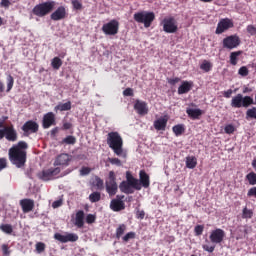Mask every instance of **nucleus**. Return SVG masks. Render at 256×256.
Masks as SVG:
<instances>
[{
  "label": "nucleus",
  "instance_id": "nucleus-1",
  "mask_svg": "<svg viewBox=\"0 0 256 256\" xmlns=\"http://www.w3.org/2000/svg\"><path fill=\"white\" fill-rule=\"evenodd\" d=\"M27 147H29L27 142L20 141L8 151L10 162L18 169L25 167V163H27V151H25Z\"/></svg>",
  "mask_w": 256,
  "mask_h": 256
},
{
  "label": "nucleus",
  "instance_id": "nucleus-2",
  "mask_svg": "<svg viewBox=\"0 0 256 256\" xmlns=\"http://www.w3.org/2000/svg\"><path fill=\"white\" fill-rule=\"evenodd\" d=\"M107 145L117 157L127 159V152L123 150V138L119 132H110L107 135Z\"/></svg>",
  "mask_w": 256,
  "mask_h": 256
},
{
  "label": "nucleus",
  "instance_id": "nucleus-3",
  "mask_svg": "<svg viewBox=\"0 0 256 256\" xmlns=\"http://www.w3.org/2000/svg\"><path fill=\"white\" fill-rule=\"evenodd\" d=\"M55 5H57V3L53 0L37 4L32 9V13L36 17H45L55 9Z\"/></svg>",
  "mask_w": 256,
  "mask_h": 256
},
{
  "label": "nucleus",
  "instance_id": "nucleus-4",
  "mask_svg": "<svg viewBox=\"0 0 256 256\" xmlns=\"http://www.w3.org/2000/svg\"><path fill=\"white\" fill-rule=\"evenodd\" d=\"M254 103L255 101L253 100V97L237 94L236 96L232 97L231 107L234 109H241V107L247 109V107H250V105H253Z\"/></svg>",
  "mask_w": 256,
  "mask_h": 256
},
{
  "label": "nucleus",
  "instance_id": "nucleus-5",
  "mask_svg": "<svg viewBox=\"0 0 256 256\" xmlns=\"http://www.w3.org/2000/svg\"><path fill=\"white\" fill-rule=\"evenodd\" d=\"M134 21L136 23H143L144 27L147 29L151 27V23L155 21V13L148 11H141L134 14Z\"/></svg>",
  "mask_w": 256,
  "mask_h": 256
},
{
  "label": "nucleus",
  "instance_id": "nucleus-6",
  "mask_svg": "<svg viewBox=\"0 0 256 256\" xmlns=\"http://www.w3.org/2000/svg\"><path fill=\"white\" fill-rule=\"evenodd\" d=\"M105 185H106V192L108 193L109 197H114V195H117L119 186L117 185L115 172L113 171L109 172V176L105 182Z\"/></svg>",
  "mask_w": 256,
  "mask_h": 256
},
{
  "label": "nucleus",
  "instance_id": "nucleus-7",
  "mask_svg": "<svg viewBox=\"0 0 256 256\" xmlns=\"http://www.w3.org/2000/svg\"><path fill=\"white\" fill-rule=\"evenodd\" d=\"M61 173V168H50L47 170H42L37 174L38 179L41 181H51L55 179V175H59Z\"/></svg>",
  "mask_w": 256,
  "mask_h": 256
},
{
  "label": "nucleus",
  "instance_id": "nucleus-8",
  "mask_svg": "<svg viewBox=\"0 0 256 256\" xmlns=\"http://www.w3.org/2000/svg\"><path fill=\"white\" fill-rule=\"evenodd\" d=\"M102 31L105 35H117L119 33V21L111 20L102 26Z\"/></svg>",
  "mask_w": 256,
  "mask_h": 256
},
{
  "label": "nucleus",
  "instance_id": "nucleus-9",
  "mask_svg": "<svg viewBox=\"0 0 256 256\" xmlns=\"http://www.w3.org/2000/svg\"><path fill=\"white\" fill-rule=\"evenodd\" d=\"M222 44L224 49H237L241 44V40L239 39V36L231 35L224 38Z\"/></svg>",
  "mask_w": 256,
  "mask_h": 256
},
{
  "label": "nucleus",
  "instance_id": "nucleus-10",
  "mask_svg": "<svg viewBox=\"0 0 256 256\" xmlns=\"http://www.w3.org/2000/svg\"><path fill=\"white\" fill-rule=\"evenodd\" d=\"M209 239L214 245H219L223 243V241L225 240V230L220 228L212 230Z\"/></svg>",
  "mask_w": 256,
  "mask_h": 256
},
{
  "label": "nucleus",
  "instance_id": "nucleus-11",
  "mask_svg": "<svg viewBox=\"0 0 256 256\" xmlns=\"http://www.w3.org/2000/svg\"><path fill=\"white\" fill-rule=\"evenodd\" d=\"M54 239L56 241H60V243H75V241H79V235L75 233H67V234H54Z\"/></svg>",
  "mask_w": 256,
  "mask_h": 256
},
{
  "label": "nucleus",
  "instance_id": "nucleus-12",
  "mask_svg": "<svg viewBox=\"0 0 256 256\" xmlns=\"http://www.w3.org/2000/svg\"><path fill=\"white\" fill-rule=\"evenodd\" d=\"M177 21L175 18H166L163 20V30L165 33H177Z\"/></svg>",
  "mask_w": 256,
  "mask_h": 256
},
{
  "label": "nucleus",
  "instance_id": "nucleus-13",
  "mask_svg": "<svg viewBox=\"0 0 256 256\" xmlns=\"http://www.w3.org/2000/svg\"><path fill=\"white\" fill-rule=\"evenodd\" d=\"M233 27V21L229 18L221 19L218 22L217 28H216V35H221V33H225V31H228V29H231Z\"/></svg>",
  "mask_w": 256,
  "mask_h": 256
},
{
  "label": "nucleus",
  "instance_id": "nucleus-14",
  "mask_svg": "<svg viewBox=\"0 0 256 256\" xmlns=\"http://www.w3.org/2000/svg\"><path fill=\"white\" fill-rule=\"evenodd\" d=\"M22 131H24V135L28 137L31 133H37L39 131V124L35 121L29 120L22 126Z\"/></svg>",
  "mask_w": 256,
  "mask_h": 256
},
{
  "label": "nucleus",
  "instance_id": "nucleus-15",
  "mask_svg": "<svg viewBox=\"0 0 256 256\" xmlns=\"http://www.w3.org/2000/svg\"><path fill=\"white\" fill-rule=\"evenodd\" d=\"M54 125H57L55 113L48 112V113L44 114L43 120H42L43 129H49V127H53Z\"/></svg>",
  "mask_w": 256,
  "mask_h": 256
},
{
  "label": "nucleus",
  "instance_id": "nucleus-16",
  "mask_svg": "<svg viewBox=\"0 0 256 256\" xmlns=\"http://www.w3.org/2000/svg\"><path fill=\"white\" fill-rule=\"evenodd\" d=\"M124 196H116V199H112L110 202V209L115 212L123 211L125 209V202H123Z\"/></svg>",
  "mask_w": 256,
  "mask_h": 256
},
{
  "label": "nucleus",
  "instance_id": "nucleus-17",
  "mask_svg": "<svg viewBox=\"0 0 256 256\" xmlns=\"http://www.w3.org/2000/svg\"><path fill=\"white\" fill-rule=\"evenodd\" d=\"M67 17V9H65V6H59L51 15L50 19L52 21H62V19H65Z\"/></svg>",
  "mask_w": 256,
  "mask_h": 256
},
{
  "label": "nucleus",
  "instance_id": "nucleus-18",
  "mask_svg": "<svg viewBox=\"0 0 256 256\" xmlns=\"http://www.w3.org/2000/svg\"><path fill=\"white\" fill-rule=\"evenodd\" d=\"M134 109L138 113V115H147L149 113V107L147 106V102L136 100L134 104Z\"/></svg>",
  "mask_w": 256,
  "mask_h": 256
},
{
  "label": "nucleus",
  "instance_id": "nucleus-19",
  "mask_svg": "<svg viewBox=\"0 0 256 256\" xmlns=\"http://www.w3.org/2000/svg\"><path fill=\"white\" fill-rule=\"evenodd\" d=\"M70 161H71V156H69V154L63 153L56 157L54 161V165L55 167H58V166L67 167Z\"/></svg>",
  "mask_w": 256,
  "mask_h": 256
},
{
  "label": "nucleus",
  "instance_id": "nucleus-20",
  "mask_svg": "<svg viewBox=\"0 0 256 256\" xmlns=\"http://www.w3.org/2000/svg\"><path fill=\"white\" fill-rule=\"evenodd\" d=\"M4 137L7 139V141H11L12 143H15L17 141V131L13 126L4 127Z\"/></svg>",
  "mask_w": 256,
  "mask_h": 256
},
{
  "label": "nucleus",
  "instance_id": "nucleus-21",
  "mask_svg": "<svg viewBox=\"0 0 256 256\" xmlns=\"http://www.w3.org/2000/svg\"><path fill=\"white\" fill-rule=\"evenodd\" d=\"M20 206L22 207L23 213H31L35 208V201L31 199H22L20 200Z\"/></svg>",
  "mask_w": 256,
  "mask_h": 256
},
{
  "label": "nucleus",
  "instance_id": "nucleus-22",
  "mask_svg": "<svg viewBox=\"0 0 256 256\" xmlns=\"http://www.w3.org/2000/svg\"><path fill=\"white\" fill-rule=\"evenodd\" d=\"M138 181L141 185V188L144 187V189H149V186L151 185V181L149 179V174L145 172V170H140Z\"/></svg>",
  "mask_w": 256,
  "mask_h": 256
},
{
  "label": "nucleus",
  "instance_id": "nucleus-23",
  "mask_svg": "<svg viewBox=\"0 0 256 256\" xmlns=\"http://www.w3.org/2000/svg\"><path fill=\"white\" fill-rule=\"evenodd\" d=\"M119 189L122 193H125L126 195H131L135 193V187H133V184H131V182L122 181L119 185Z\"/></svg>",
  "mask_w": 256,
  "mask_h": 256
},
{
  "label": "nucleus",
  "instance_id": "nucleus-24",
  "mask_svg": "<svg viewBox=\"0 0 256 256\" xmlns=\"http://www.w3.org/2000/svg\"><path fill=\"white\" fill-rule=\"evenodd\" d=\"M126 183H130L136 191H141V183L139 182V179L133 177L131 172H126Z\"/></svg>",
  "mask_w": 256,
  "mask_h": 256
},
{
  "label": "nucleus",
  "instance_id": "nucleus-25",
  "mask_svg": "<svg viewBox=\"0 0 256 256\" xmlns=\"http://www.w3.org/2000/svg\"><path fill=\"white\" fill-rule=\"evenodd\" d=\"M193 87V82L183 81L182 84L178 87V95H185L189 93Z\"/></svg>",
  "mask_w": 256,
  "mask_h": 256
},
{
  "label": "nucleus",
  "instance_id": "nucleus-26",
  "mask_svg": "<svg viewBox=\"0 0 256 256\" xmlns=\"http://www.w3.org/2000/svg\"><path fill=\"white\" fill-rule=\"evenodd\" d=\"M167 118L165 117H160L156 121H154V128L156 131H165L167 128Z\"/></svg>",
  "mask_w": 256,
  "mask_h": 256
},
{
  "label": "nucleus",
  "instance_id": "nucleus-27",
  "mask_svg": "<svg viewBox=\"0 0 256 256\" xmlns=\"http://www.w3.org/2000/svg\"><path fill=\"white\" fill-rule=\"evenodd\" d=\"M186 113L190 117V119H199V117L203 115V110L199 108H187Z\"/></svg>",
  "mask_w": 256,
  "mask_h": 256
},
{
  "label": "nucleus",
  "instance_id": "nucleus-28",
  "mask_svg": "<svg viewBox=\"0 0 256 256\" xmlns=\"http://www.w3.org/2000/svg\"><path fill=\"white\" fill-rule=\"evenodd\" d=\"M85 212L83 210H79L76 213V217H75V225L76 227H78L79 229H81V227H83L85 225Z\"/></svg>",
  "mask_w": 256,
  "mask_h": 256
},
{
  "label": "nucleus",
  "instance_id": "nucleus-29",
  "mask_svg": "<svg viewBox=\"0 0 256 256\" xmlns=\"http://www.w3.org/2000/svg\"><path fill=\"white\" fill-rule=\"evenodd\" d=\"M186 167L187 169H195L197 167V158L195 156H187Z\"/></svg>",
  "mask_w": 256,
  "mask_h": 256
},
{
  "label": "nucleus",
  "instance_id": "nucleus-30",
  "mask_svg": "<svg viewBox=\"0 0 256 256\" xmlns=\"http://www.w3.org/2000/svg\"><path fill=\"white\" fill-rule=\"evenodd\" d=\"M54 111H71V101L58 104L55 106Z\"/></svg>",
  "mask_w": 256,
  "mask_h": 256
},
{
  "label": "nucleus",
  "instance_id": "nucleus-31",
  "mask_svg": "<svg viewBox=\"0 0 256 256\" xmlns=\"http://www.w3.org/2000/svg\"><path fill=\"white\" fill-rule=\"evenodd\" d=\"M173 133L176 135V137H179L185 133V125L183 124H178L173 126L172 128Z\"/></svg>",
  "mask_w": 256,
  "mask_h": 256
},
{
  "label": "nucleus",
  "instance_id": "nucleus-32",
  "mask_svg": "<svg viewBox=\"0 0 256 256\" xmlns=\"http://www.w3.org/2000/svg\"><path fill=\"white\" fill-rule=\"evenodd\" d=\"M63 65V60H61V58L59 57H54L51 60V66L53 69H55L56 71H59V69H61V66Z\"/></svg>",
  "mask_w": 256,
  "mask_h": 256
},
{
  "label": "nucleus",
  "instance_id": "nucleus-33",
  "mask_svg": "<svg viewBox=\"0 0 256 256\" xmlns=\"http://www.w3.org/2000/svg\"><path fill=\"white\" fill-rule=\"evenodd\" d=\"M200 69L205 73H209V71L213 69V63L203 60V62L200 64Z\"/></svg>",
  "mask_w": 256,
  "mask_h": 256
},
{
  "label": "nucleus",
  "instance_id": "nucleus-34",
  "mask_svg": "<svg viewBox=\"0 0 256 256\" xmlns=\"http://www.w3.org/2000/svg\"><path fill=\"white\" fill-rule=\"evenodd\" d=\"M125 231H127V225L120 224L116 229V239H121Z\"/></svg>",
  "mask_w": 256,
  "mask_h": 256
},
{
  "label": "nucleus",
  "instance_id": "nucleus-35",
  "mask_svg": "<svg viewBox=\"0 0 256 256\" xmlns=\"http://www.w3.org/2000/svg\"><path fill=\"white\" fill-rule=\"evenodd\" d=\"M89 201L91 203H97L101 201V193L99 192H93L89 195Z\"/></svg>",
  "mask_w": 256,
  "mask_h": 256
},
{
  "label": "nucleus",
  "instance_id": "nucleus-36",
  "mask_svg": "<svg viewBox=\"0 0 256 256\" xmlns=\"http://www.w3.org/2000/svg\"><path fill=\"white\" fill-rule=\"evenodd\" d=\"M253 217V210L244 207L242 210V219H251Z\"/></svg>",
  "mask_w": 256,
  "mask_h": 256
},
{
  "label": "nucleus",
  "instance_id": "nucleus-37",
  "mask_svg": "<svg viewBox=\"0 0 256 256\" xmlns=\"http://www.w3.org/2000/svg\"><path fill=\"white\" fill-rule=\"evenodd\" d=\"M0 229L3 233H6L7 235H11V233H13V226H11V224H2L0 226Z\"/></svg>",
  "mask_w": 256,
  "mask_h": 256
},
{
  "label": "nucleus",
  "instance_id": "nucleus-38",
  "mask_svg": "<svg viewBox=\"0 0 256 256\" xmlns=\"http://www.w3.org/2000/svg\"><path fill=\"white\" fill-rule=\"evenodd\" d=\"M239 55H241V51L232 52L230 54V63H231V65H237Z\"/></svg>",
  "mask_w": 256,
  "mask_h": 256
},
{
  "label": "nucleus",
  "instance_id": "nucleus-39",
  "mask_svg": "<svg viewBox=\"0 0 256 256\" xmlns=\"http://www.w3.org/2000/svg\"><path fill=\"white\" fill-rule=\"evenodd\" d=\"M246 179L249 182V185H256V174L255 172H250L246 175Z\"/></svg>",
  "mask_w": 256,
  "mask_h": 256
},
{
  "label": "nucleus",
  "instance_id": "nucleus-40",
  "mask_svg": "<svg viewBox=\"0 0 256 256\" xmlns=\"http://www.w3.org/2000/svg\"><path fill=\"white\" fill-rule=\"evenodd\" d=\"M77 139H75L74 136H67L62 140V143H65L66 145H75Z\"/></svg>",
  "mask_w": 256,
  "mask_h": 256
},
{
  "label": "nucleus",
  "instance_id": "nucleus-41",
  "mask_svg": "<svg viewBox=\"0 0 256 256\" xmlns=\"http://www.w3.org/2000/svg\"><path fill=\"white\" fill-rule=\"evenodd\" d=\"M15 83V80L13 79V76L8 75L7 77V93L13 89V85Z\"/></svg>",
  "mask_w": 256,
  "mask_h": 256
},
{
  "label": "nucleus",
  "instance_id": "nucleus-42",
  "mask_svg": "<svg viewBox=\"0 0 256 256\" xmlns=\"http://www.w3.org/2000/svg\"><path fill=\"white\" fill-rule=\"evenodd\" d=\"M71 3L73 6V9H75L76 11H81V9H83V4L81 3V1L72 0Z\"/></svg>",
  "mask_w": 256,
  "mask_h": 256
},
{
  "label": "nucleus",
  "instance_id": "nucleus-43",
  "mask_svg": "<svg viewBox=\"0 0 256 256\" xmlns=\"http://www.w3.org/2000/svg\"><path fill=\"white\" fill-rule=\"evenodd\" d=\"M238 75H240L241 77H247V75H249V69L247 68V66L240 67L238 70Z\"/></svg>",
  "mask_w": 256,
  "mask_h": 256
},
{
  "label": "nucleus",
  "instance_id": "nucleus-44",
  "mask_svg": "<svg viewBox=\"0 0 256 256\" xmlns=\"http://www.w3.org/2000/svg\"><path fill=\"white\" fill-rule=\"evenodd\" d=\"M246 117H249L250 119H256V107L248 109L246 112Z\"/></svg>",
  "mask_w": 256,
  "mask_h": 256
},
{
  "label": "nucleus",
  "instance_id": "nucleus-45",
  "mask_svg": "<svg viewBox=\"0 0 256 256\" xmlns=\"http://www.w3.org/2000/svg\"><path fill=\"white\" fill-rule=\"evenodd\" d=\"M224 132L227 135H231L233 133H235V126H233V124H228L224 127Z\"/></svg>",
  "mask_w": 256,
  "mask_h": 256
},
{
  "label": "nucleus",
  "instance_id": "nucleus-46",
  "mask_svg": "<svg viewBox=\"0 0 256 256\" xmlns=\"http://www.w3.org/2000/svg\"><path fill=\"white\" fill-rule=\"evenodd\" d=\"M130 239H135V232H128L124 237H122V241H124V243L129 242Z\"/></svg>",
  "mask_w": 256,
  "mask_h": 256
},
{
  "label": "nucleus",
  "instance_id": "nucleus-47",
  "mask_svg": "<svg viewBox=\"0 0 256 256\" xmlns=\"http://www.w3.org/2000/svg\"><path fill=\"white\" fill-rule=\"evenodd\" d=\"M108 161L111 163V165H116V167H121L123 165L119 158H108Z\"/></svg>",
  "mask_w": 256,
  "mask_h": 256
},
{
  "label": "nucleus",
  "instance_id": "nucleus-48",
  "mask_svg": "<svg viewBox=\"0 0 256 256\" xmlns=\"http://www.w3.org/2000/svg\"><path fill=\"white\" fill-rule=\"evenodd\" d=\"M36 251L37 253H43V251H45V243L43 242L36 243Z\"/></svg>",
  "mask_w": 256,
  "mask_h": 256
},
{
  "label": "nucleus",
  "instance_id": "nucleus-49",
  "mask_svg": "<svg viewBox=\"0 0 256 256\" xmlns=\"http://www.w3.org/2000/svg\"><path fill=\"white\" fill-rule=\"evenodd\" d=\"M89 173H91V168H89V167H82L80 169V175L82 177H85V175H89Z\"/></svg>",
  "mask_w": 256,
  "mask_h": 256
},
{
  "label": "nucleus",
  "instance_id": "nucleus-50",
  "mask_svg": "<svg viewBox=\"0 0 256 256\" xmlns=\"http://www.w3.org/2000/svg\"><path fill=\"white\" fill-rule=\"evenodd\" d=\"M203 225H197L195 226L194 228V232H195V235L199 236V235H203Z\"/></svg>",
  "mask_w": 256,
  "mask_h": 256
},
{
  "label": "nucleus",
  "instance_id": "nucleus-51",
  "mask_svg": "<svg viewBox=\"0 0 256 256\" xmlns=\"http://www.w3.org/2000/svg\"><path fill=\"white\" fill-rule=\"evenodd\" d=\"M95 219H96L95 215L88 214L86 216V223H88V225H91V223H95Z\"/></svg>",
  "mask_w": 256,
  "mask_h": 256
},
{
  "label": "nucleus",
  "instance_id": "nucleus-52",
  "mask_svg": "<svg viewBox=\"0 0 256 256\" xmlns=\"http://www.w3.org/2000/svg\"><path fill=\"white\" fill-rule=\"evenodd\" d=\"M0 7H4L5 9H9V7H11V1L1 0Z\"/></svg>",
  "mask_w": 256,
  "mask_h": 256
},
{
  "label": "nucleus",
  "instance_id": "nucleus-53",
  "mask_svg": "<svg viewBox=\"0 0 256 256\" xmlns=\"http://www.w3.org/2000/svg\"><path fill=\"white\" fill-rule=\"evenodd\" d=\"M7 167V158H0V171Z\"/></svg>",
  "mask_w": 256,
  "mask_h": 256
},
{
  "label": "nucleus",
  "instance_id": "nucleus-54",
  "mask_svg": "<svg viewBox=\"0 0 256 256\" xmlns=\"http://www.w3.org/2000/svg\"><path fill=\"white\" fill-rule=\"evenodd\" d=\"M123 95H124V97H133V89H131V88H126V89L123 91Z\"/></svg>",
  "mask_w": 256,
  "mask_h": 256
},
{
  "label": "nucleus",
  "instance_id": "nucleus-55",
  "mask_svg": "<svg viewBox=\"0 0 256 256\" xmlns=\"http://www.w3.org/2000/svg\"><path fill=\"white\" fill-rule=\"evenodd\" d=\"M202 248L208 253H213V251H215V246H209L207 244L203 245Z\"/></svg>",
  "mask_w": 256,
  "mask_h": 256
},
{
  "label": "nucleus",
  "instance_id": "nucleus-56",
  "mask_svg": "<svg viewBox=\"0 0 256 256\" xmlns=\"http://www.w3.org/2000/svg\"><path fill=\"white\" fill-rule=\"evenodd\" d=\"M247 31L251 35H256V27L253 25H248L247 26Z\"/></svg>",
  "mask_w": 256,
  "mask_h": 256
},
{
  "label": "nucleus",
  "instance_id": "nucleus-57",
  "mask_svg": "<svg viewBox=\"0 0 256 256\" xmlns=\"http://www.w3.org/2000/svg\"><path fill=\"white\" fill-rule=\"evenodd\" d=\"M248 197H255L256 198V187H252L248 190L247 193Z\"/></svg>",
  "mask_w": 256,
  "mask_h": 256
},
{
  "label": "nucleus",
  "instance_id": "nucleus-58",
  "mask_svg": "<svg viewBox=\"0 0 256 256\" xmlns=\"http://www.w3.org/2000/svg\"><path fill=\"white\" fill-rule=\"evenodd\" d=\"M63 205V200H56L52 203L53 209H58V207H61Z\"/></svg>",
  "mask_w": 256,
  "mask_h": 256
},
{
  "label": "nucleus",
  "instance_id": "nucleus-59",
  "mask_svg": "<svg viewBox=\"0 0 256 256\" xmlns=\"http://www.w3.org/2000/svg\"><path fill=\"white\" fill-rule=\"evenodd\" d=\"M137 219H145V211L143 210H138L136 213Z\"/></svg>",
  "mask_w": 256,
  "mask_h": 256
},
{
  "label": "nucleus",
  "instance_id": "nucleus-60",
  "mask_svg": "<svg viewBox=\"0 0 256 256\" xmlns=\"http://www.w3.org/2000/svg\"><path fill=\"white\" fill-rule=\"evenodd\" d=\"M179 81H181V78H171V79H168V83L170 85H176V83H179Z\"/></svg>",
  "mask_w": 256,
  "mask_h": 256
},
{
  "label": "nucleus",
  "instance_id": "nucleus-61",
  "mask_svg": "<svg viewBox=\"0 0 256 256\" xmlns=\"http://www.w3.org/2000/svg\"><path fill=\"white\" fill-rule=\"evenodd\" d=\"M223 95L226 99H230L231 95H233V90L228 89L227 91L223 92Z\"/></svg>",
  "mask_w": 256,
  "mask_h": 256
},
{
  "label": "nucleus",
  "instance_id": "nucleus-62",
  "mask_svg": "<svg viewBox=\"0 0 256 256\" xmlns=\"http://www.w3.org/2000/svg\"><path fill=\"white\" fill-rule=\"evenodd\" d=\"M96 185H97L98 189H103V180L101 178H97Z\"/></svg>",
  "mask_w": 256,
  "mask_h": 256
},
{
  "label": "nucleus",
  "instance_id": "nucleus-63",
  "mask_svg": "<svg viewBox=\"0 0 256 256\" xmlns=\"http://www.w3.org/2000/svg\"><path fill=\"white\" fill-rule=\"evenodd\" d=\"M58 133H59V128H58V127H55V128H53V129L51 130L50 135H51L52 137H55Z\"/></svg>",
  "mask_w": 256,
  "mask_h": 256
},
{
  "label": "nucleus",
  "instance_id": "nucleus-64",
  "mask_svg": "<svg viewBox=\"0 0 256 256\" xmlns=\"http://www.w3.org/2000/svg\"><path fill=\"white\" fill-rule=\"evenodd\" d=\"M2 251L4 255H9V247H7V245L5 244L2 245Z\"/></svg>",
  "mask_w": 256,
  "mask_h": 256
}]
</instances>
